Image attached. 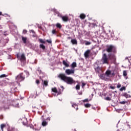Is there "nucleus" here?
Masks as SVG:
<instances>
[{
  "instance_id": "14",
  "label": "nucleus",
  "mask_w": 131,
  "mask_h": 131,
  "mask_svg": "<svg viewBox=\"0 0 131 131\" xmlns=\"http://www.w3.org/2000/svg\"><path fill=\"white\" fill-rule=\"evenodd\" d=\"M71 42L73 43V45H77V40L76 39H72Z\"/></svg>"
},
{
  "instance_id": "47",
  "label": "nucleus",
  "mask_w": 131,
  "mask_h": 131,
  "mask_svg": "<svg viewBox=\"0 0 131 131\" xmlns=\"http://www.w3.org/2000/svg\"><path fill=\"white\" fill-rule=\"evenodd\" d=\"M60 88L62 89V92H63V91L64 90V87L63 86H60Z\"/></svg>"
},
{
  "instance_id": "53",
  "label": "nucleus",
  "mask_w": 131,
  "mask_h": 131,
  "mask_svg": "<svg viewBox=\"0 0 131 131\" xmlns=\"http://www.w3.org/2000/svg\"><path fill=\"white\" fill-rule=\"evenodd\" d=\"M127 59H128L127 57H126V58H125V60H127Z\"/></svg>"
},
{
  "instance_id": "25",
  "label": "nucleus",
  "mask_w": 131,
  "mask_h": 131,
  "mask_svg": "<svg viewBox=\"0 0 131 131\" xmlns=\"http://www.w3.org/2000/svg\"><path fill=\"white\" fill-rule=\"evenodd\" d=\"M7 76H8V75L2 74L1 75V78H3L4 77H7Z\"/></svg>"
},
{
  "instance_id": "49",
  "label": "nucleus",
  "mask_w": 131,
  "mask_h": 131,
  "mask_svg": "<svg viewBox=\"0 0 131 131\" xmlns=\"http://www.w3.org/2000/svg\"><path fill=\"white\" fill-rule=\"evenodd\" d=\"M82 87L84 86L85 85V84L84 83H82Z\"/></svg>"
},
{
  "instance_id": "34",
  "label": "nucleus",
  "mask_w": 131,
  "mask_h": 131,
  "mask_svg": "<svg viewBox=\"0 0 131 131\" xmlns=\"http://www.w3.org/2000/svg\"><path fill=\"white\" fill-rule=\"evenodd\" d=\"M23 33H24V34H26V33H27V30H24L23 31Z\"/></svg>"
},
{
  "instance_id": "15",
  "label": "nucleus",
  "mask_w": 131,
  "mask_h": 131,
  "mask_svg": "<svg viewBox=\"0 0 131 131\" xmlns=\"http://www.w3.org/2000/svg\"><path fill=\"white\" fill-rule=\"evenodd\" d=\"M72 69H74V68H75V67H76L77 66V64H76V62H74L72 63V64L71 65Z\"/></svg>"
},
{
  "instance_id": "32",
  "label": "nucleus",
  "mask_w": 131,
  "mask_h": 131,
  "mask_svg": "<svg viewBox=\"0 0 131 131\" xmlns=\"http://www.w3.org/2000/svg\"><path fill=\"white\" fill-rule=\"evenodd\" d=\"M105 100H106V101H111V98L109 97H106Z\"/></svg>"
},
{
  "instance_id": "18",
  "label": "nucleus",
  "mask_w": 131,
  "mask_h": 131,
  "mask_svg": "<svg viewBox=\"0 0 131 131\" xmlns=\"http://www.w3.org/2000/svg\"><path fill=\"white\" fill-rule=\"evenodd\" d=\"M6 124H2L1 125V128L2 131H4V128H5V127H6Z\"/></svg>"
},
{
  "instance_id": "42",
  "label": "nucleus",
  "mask_w": 131,
  "mask_h": 131,
  "mask_svg": "<svg viewBox=\"0 0 131 131\" xmlns=\"http://www.w3.org/2000/svg\"><path fill=\"white\" fill-rule=\"evenodd\" d=\"M117 87L118 88V89H119V88L121 87V85L120 84H118L117 86Z\"/></svg>"
},
{
  "instance_id": "52",
  "label": "nucleus",
  "mask_w": 131,
  "mask_h": 131,
  "mask_svg": "<svg viewBox=\"0 0 131 131\" xmlns=\"http://www.w3.org/2000/svg\"><path fill=\"white\" fill-rule=\"evenodd\" d=\"M9 57H10L9 58V59L12 58V56H9Z\"/></svg>"
},
{
  "instance_id": "10",
  "label": "nucleus",
  "mask_w": 131,
  "mask_h": 131,
  "mask_svg": "<svg viewBox=\"0 0 131 131\" xmlns=\"http://www.w3.org/2000/svg\"><path fill=\"white\" fill-rule=\"evenodd\" d=\"M41 119L42 120V126H46V125H48V122H47V121H46V120H45V118H43V116H42Z\"/></svg>"
},
{
  "instance_id": "33",
  "label": "nucleus",
  "mask_w": 131,
  "mask_h": 131,
  "mask_svg": "<svg viewBox=\"0 0 131 131\" xmlns=\"http://www.w3.org/2000/svg\"><path fill=\"white\" fill-rule=\"evenodd\" d=\"M4 42L5 44L8 43V42H9V39H6L4 40Z\"/></svg>"
},
{
  "instance_id": "41",
  "label": "nucleus",
  "mask_w": 131,
  "mask_h": 131,
  "mask_svg": "<svg viewBox=\"0 0 131 131\" xmlns=\"http://www.w3.org/2000/svg\"><path fill=\"white\" fill-rule=\"evenodd\" d=\"M36 83H37V84H39V80H36Z\"/></svg>"
},
{
  "instance_id": "50",
  "label": "nucleus",
  "mask_w": 131,
  "mask_h": 131,
  "mask_svg": "<svg viewBox=\"0 0 131 131\" xmlns=\"http://www.w3.org/2000/svg\"><path fill=\"white\" fill-rule=\"evenodd\" d=\"M37 72H39V73H40V72H41V71H39V70H37Z\"/></svg>"
},
{
  "instance_id": "21",
  "label": "nucleus",
  "mask_w": 131,
  "mask_h": 131,
  "mask_svg": "<svg viewBox=\"0 0 131 131\" xmlns=\"http://www.w3.org/2000/svg\"><path fill=\"white\" fill-rule=\"evenodd\" d=\"M56 27H57V28H59L60 29H61V28H62V26H61V24H57L56 25Z\"/></svg>"
},
{
  "instance_id": "4",
  "label": "nucleus",
  "mask_w": 131,
  "mask_h": 131,
  "mask_svg": "<svg viewBox=\"0 0 131 131\" xmlns=\"http://www.w3.org/2000/svg\"><path fill=\"white\" fill-rule=\"evenodd\" d=\"M24 79H25V77H24L23 73H20V74L17 75L16 78V82L17 83H19V82H21V81H23Z\"/></svg>"
},
{
  "instance_id": "23",
  "label": "nucleus",
  "mask_w": 131,
  "mask_h": 131,
  "mask_svg": "<svg viewBox=\"0 0 131 131\" xmlns=\"http://www.w3.org/2000/svg\"><path fill=\"white\" fill-rule=\"evenodd\" d=\"M84 106L86 107V108H90V107H91V104L87 103L84 104Z\"/></svg>"
},
{
  "instance_id": "16",
  "label": "nucleus",
  "mask_w": 131,
  "mask_h": 131,
  "mask_svg": "<svg viewBox=\"0 0 131 131\" xmlns=\"http://www.w3.org/2000/svg\"><path fill=\"white\" fill-rule=\"evenodd\" d=\"M21 39H22L24 43H26V40H27V37L21 36Z\"/></svg>"
},
{
  "instance_id": "43",
  "label": "nucleus",
  "mask_w": 131,
  "mask_h": 131,
  "mask_svg": "<svg viewBox=\"0 0 131 131\" xmlns=\"http://www.w3.org/2000/svg\"><path fill=\"white\" fill-rule=\"evenodd\" d=\"M30 32H32V33H35V32H34V31L33 30H30Z\"/></svg>"
},
{
  "instance_id": "26",
  "label": "nucleus",
  "mask_w": 131,
  "mask_h": 131,
  "mask_svg": "<svg viewBox=\"0 0 131 131\" xmlns=\"http://www.w3.org/2000/svg\"><path fill=\"white\" fill-rule=\"evenodd\" d=\"M126 103H127V102H126L125 101L119 102V104H121L122 105H124V104H125Z\"/></svg>"
},
{
  "instance_id": "30",
  "label": "nucleus",
  "mask_w": 131,
  "mask_h": 131,
  "mask_svg": "<svg viewBox=\"0 0 131 131\" xmlns=\"http://www.w3.org/2000/svg\"><path fill=\"white\" fill-rule=\"evenodd\" d=\"M48 81H43V84L47 86L48 85Z\"/></svg>"
},
{
  "instance_id": "45",
  "label": "nucleus",
  "mask_w": 131,
  "mask_h": 131,
  "mask_svg": "<svg viewBox=\"0 0 131 131\" xmlns=\"http://www.w3.org/2000/svg\"><path fill=\"white\" fill-rule=\"evenodd\" d=\"M89 101V99H84L83 102H88Z\"/></svg>"
},
{
  "instance_id": "17",
  "label": "nucleus",
  "mask_w": 131,
  "mask_h": 131,
  "mask_svg": "<svg viewBox=\"0 0 131 131\" xmlns=\"http://www.w3.org/2000/svg\"><path fill=\"white\" fill-rule=\"evenodd\" d=\"M62 63L66 67H69V64H68L65 60H63Z\"/></svg>"
},
{
  "instance_id": "19",
  "label": "nucleus",
  "mask_w": 131,
  "mask_h": 131,
  "mask_svg": "<svg viewBox=\"0 0 131 131\" xmlns=\"http://www.w3.org/2000/svg\"><path fill=\"white\" fill-rule=\"evenodd\" d=\"M80 18H81V19H84V18H85V15L84 14H81L80 15Z\"/></svg>"
},
{
  "instance_id": "8",
  "label": "nucleus",
  "mask_w": 131,
  "mask_h": 131,
  "mask_svg": "<svg viewBox=\"0 0 131 131\" xmlns=\"http://www.w3.org/2000/svg\"><path fill=\"white\" fill-rule=\"evenodd\" d=\"M17 57L18 58V60H20V61H24L26 60V58H25V55L24 54H23L20 56L19 54H17Z\"/></svg>"
},
{
  "instance_id": "51",
  "label": "nucleus",
  "mask_w": 131,
  "mask_h": 131,
  "mask_svg": "<svg viewBox=\"0 0 131 131\" xmlns=\"http://www.w3.org/2000/svg\"><path fill=\"white\" fill-rule=\"evenodd\" d=\"M1 119H3L4 118V117H3V115H1Z\"/></svg>"
},
{
  "instance_id": "22",
  "label": "nucleus",
  "mask_w": 131,
  "mask_h": 131,
  "mask_svg": "<svg viewBox=\"0 0 131 131\" xmlns=\"http://www.w3.org/2000/svg\"><path fill=\"white\" fill-rule=\"evenodd\" d=\"M72 106L74 108H76V110H78V107H77V105H76V104H73Z\"/></svg>"
},
{
  "instance_id": "35",
  "label": "nucleus",
  "mask_w": 131,
  "mask_h": 131,
  "mask_svg": "<svg viewBox=\"0 0 131 131\" xmlns=\"http://www.w3.org/2000/svg\"><path fill=\"white\" fill-rule=\"evenodd\" d=\"M33 128H35V130H39L40 129V127H39L38 128H35L33 127Z\"/></svg>"
},
{
  "instance_id": "48",
  "label": "nucleus",
  "mask_w": 131,
  "mask_h": 131,
  "mask_svg": "<svg viewBox=\"0 0 131 131\" xmlns=\"http://www.w3.org/2000/svg\"><path fill=\"white\" fill-rule=\"evenodd\" d=\"M47 120H49L50 121V120H51V118L48 117V118H47Z\"/></svg>"
},
{
  "instance_id": "24",
  "label": "nucleus",
  "mask_w": 131,
  "mask_h": 131,
  "mask_svg": "<svg viewBox=\"0 0 131 131\" xmlns=\"http://www.w3.org/2000/svg\"><path fill=\"white\" fill-rule=\"evenodd\" d=\"M39 41H40L41 43H46V41H45L42 39H39Z\"/></svg>"
},
{
  "instance_id": "11",
  "label": "nucleus",
  "mask_w": 131,
  "mask_h": 131,
  "mask_svg": "<svg viewBox=\"0 0 131 131\" xmlns=\"http://www.w3.org/2000/svg\"><path fill=\"white\" fill-rule=\"evenodd\" d=\"M90 53H91V51L90 50H87L85 53H84V56L85 58H89V56H90Z\"/></svg>"
},
{
  "instance_id": "31",
  "label": "nucleus",
  "mask_w": 131,
  "mask_h": 131,
  "mask_svg": "<svg viewBox=\"0 0 131 131\" xmlns=\"http://www.w3.org/2000/svg\"><path fill=\"white\" fill-rule=\"evenodd\" d=\"M120 91H121V92H122V91H125V87L123 86L120 89Z\"/></svg>"
},
{
  "instance_id": "46",
  "label": "nucleus",
  "mask_w": 131,
  "mask_h": 131,
  "mask_svg": "<svg viewBox=\"0 0 131 131\" xmlns=\"http://www.w3.org/2000/svg\"><path fill=\"white\" fill-rule=\"evenodd\" d=\"M111 75L114 76V75H115V74L114 73V72H113V73H111Z\"/></svg>"
},
{
  "instance_id": "9",
  "label": "nucleus",
  "mask_w": 131,
  "mask_h": 131,
  "mask_svg": "<svg viewBox=\"0 0 131 131\" xmlns=\"http://www.w3.org/2000/svg\"><path fill=\"white\" fill-rule=\"evenodd\" d=\"M108 58L110 60H113V61H115L116 60L115 55L114 54L110 53L108 54Z\"/></svg>"
},
{
  "instance_id": "1",
  "label": "nucleus",
  "mask_w": 131,
  "mask_h": 131,
  "mask_svg": "<svg viewBox=\"0 0 131 131\" xmlns=\"http://www.w3.org/2000/svg\"><path fill=\"white\" fill-rule=\"evenodd\" d=\"M60 79L64 82H66L68 84H73V83H75V81L73 80V78L71 77L67 76L65 74H60L58 76Z\"/></svg>"
},
{
  "instance_id": "13",
  "label": "nucleus",
  "mask_w": 131,
  "mask_h": 131,
  "mask_svg": "<svg viewBox=\"0 0 131 131\" xmlns=\"http://www.w3.org/2000/svg\"><path fill=\"white\" fill-rule=\"evenodd\" d=\"M123 97H125V98H126V99H127L128 98H130V95H129L126 93H124L123 94Z\"/></svg>"
},
{
  "instance_id": "7",
  "label": "nucleus",
  "mask_w": 131,
  "mask_h": 131,
  "mask_svg": "<svg viewBox=\"0 0 131 131\" xmlns=\"http://www.w3.org/2000/svg\"><path fill=\"white\" fill-rule=\"evenodd\" d=\"M65 72L67 75H70L71 74H74L75 71L74 69H67Z\"/></svg>"
},
{
  "instance_id": "2",
  "label": "nucleus",
  "mask_w": 131,
  "mask_h": 131,
  "mask_svg": "<svg viewBox=\"0 0 131 131\" xmlns=\"http://www.w3.org/2000/svg\"><path fill=\"white\" fill-rule=\"evenodd\" d=\"M94 69L96 73H98V74H100L101 78H105V75L102 74L103 73V70H102V68L101 67L98 66V64L95 63Z\"/></svg>"
},
{
  "instance_id": "39",
  "label": "nucleus",
  "mask_w": 131,
  "mask_h": 131,
  "mask_svg": "<svg viewBox=\"0 0 131 131\" xmlns=\"http://www.w3.org/2000/svg\"><path fill=\"white\" fill-rule=\"evenodd\" d=\"M56 30H53V31H52V33H53V34H56Z\"/></svg>"
},
{
  "instance_id": "40",
  "label": "nucleus",
  "mask_w": 131,
  "mask_h": 131,
  "mask_svg": "<svg viewBox=\"0 0 131 131\" xmlns=\"http://www.w3.org/2000/svg\"><path fill=\"white\" fill-rule=\"evenodd\" d=\"M4 35H5V36H7V35H8V33L7 32H5L4 33Z\"/></svg>"
},
{
  "instance_id": "5",
  "label": "nucleus",
  "mask_w": 131,
  "mask_h": 131,
  "mask_svg": "<svg viewBox=\"0 0 131 131\" xmlns=\"http://www.w3.org/2000/svg\"><path fill=\"white\" fill-rule=\"evenodd\" d=\"M106 51L107 53H115V52H116V48L112 45L108 46L107 47Z\"/></svg>"
},
{
  "instance_id": "55",
  "label": "nucleus",
  "mask_w": 131,
  "mask_h": 131,
  "mask_svg": "<svg viewBox=\"0 0 131 131\" xmlns=\"http://www.w3.org/2000/svg\"><path fill=\"white\" fill-rule=\"evenodd\" d=\"M5 108H6V109H8V108H7V107H6Z\"/></svg>"
},
{
  "instance_id": "12",
  "label": "nucleus",
  "mask_w": 131,
  "mask_h": 131,
  "mask_svg": "<svg viewBox=\"0 0 131 131\" xmlns=\"http://www.w3.org/2000/svg\"><path fill=\"white\" fill-rule=\"evenodd\" d=\"M105 75H106L107 77H110V75H111V71L110 70L106 71L105 72Z\"/></svg>"
},
{
  "instance_id": "27",
  "label": "nucleus",
  "mask_w": 131,
  "mask_h": 131,
  "mask_svg": "<svg viewBox=\"0 0 131 131\" xmlns=\"http://www.w3.org/2000/svg\"><path fill=\"white\" fill-rule=\"evenodd\" d=\"M123 76H126L127 75V73L126 72V71H124L123 72Z\"/></svg>"
},
{
  "instance_id": "44",
  "label": "nucleus",
  "mask_w": 131,
  "mask_h": 131,
  "mask_svg": "<svg viewBox=\"0 0 131 131\" xmlns=\"http://www.w3.org/2000/svg\"><path fill=\"white\" fill-rule=\"evenodd\" d=\"M110 89H111L112 90H114L115 89V87H114L113 86H111Z\"/></svg>"
},
{
  "instance_id": "29",
  "label": "nucleus",
  "mask_w": 131,
  "mask_h": 131,
  "mask_svg": "<svg viewBox=\"0 0 131 131\" xmlns=\"http://www.w3.org/2000/svg\"><path fill=\"white\" fill-rule=\"evenodd\" d=\"M76 90H80V86L79 85V84H78L76 86Z\"/></svg>"
},
{
  "instance_id": "3",
  "label": "nucleus",
  "mask_w": 131,
  "mask_h": 131,
  "mask_svg": "<svg viewBox=\"0 0 131 131\" xmlns=\"http://www.w3.org/2000/svg\"><path fill=\"white\" fill-rule=\"evenodd\" d=\"M53 12H55L56 14H57V16H58V17H60L61 18H62V19L64 22H67L68 21L69 18L68 16H62V15L60 14V13L57 11V10L55 9H53Z\"/></svg>"
},
{
  "instance_id": "36",
  "label": "nucleus",
  "mask_w": 131,
  "mask_h": 131,
  "mask_svg": "<svg viewBox=\"0 0 131 131\" xmlns=\"http://www.w3.org/2000/svg\"><path fill=\"white\" fill-rule=\"evenodd\" d=\"M85 45H86V46H89V45H91V42L89 41H87L85 42Z\"/></svg>"
},
{
  "instance_id": "37",
  "label": "nucleus",
  "mask_w": 131,
  "mask_h": 131,
  "mask_svg": "<svg viewBox=\"0 0 131 131\" xmlns=\"http://www.w3.org/2000/svg\"><path fill=\"white\" fill-rule=\"evenodd\" d=\"M47 42H48V43H52V40H47Z\"/></svg>"
},
{
  "instance_id": "38",
  "label": "nucleus",
  "mask_w": 131,
  "mask_h": 131,
  "mask_svg": "<svg viewBox=\"0 0 131 131\" xmlns=\"http://www.w3.org/2000/svg\"><path fill=\"white\" fill-rule=\"evenodd\" d=\"M13 106L14 107H15L16 108H18V107H19V103H17V104L16 105H13Z\"/></svg>"
},
{
  "instance_id": "28",
  "label": "nucleus",
  "mask_w": 131,
  "mask_h": 131,
  "mask_svg": "<svg viewBox=\"0 0 131 131\" xmlns=\"http://www.w3.org/2000/svg\"><path fill=\"white\" fill-rule=\"evenodd\" d=\"M52 91V92H54V93H57L58 92V90H57V89L56 88H53Z\"/></svg>"
},
{
  "instance_id": "6",
  "label": "nucleus",
  "mask_w": 131,
  "mask_h": 131,
  "mask_svg": "<svg viewBox=\"0 0 131 131\" xmlns=\"http://www.w3.org/2000/svg\"><path fill=\"white\" fill-rule=\"evenodd\" d=\"M101 62H102L103 64H108V58L107 57L106 54H103Z\"/></svg>"
},
{
  "instance_id": "20",
  "label": "nucleus",
  "mask_w": 131,
  "mask_h": 131,
  "mask_svg": "<svg viewBox=\"0 0 131 131\" xmlns=\"http://www.w3.org/2000/svg\"><path fill=\"white\" fill-rule=\"evenodd\" d=\"M40 48L41 49H42L43 50H45V49H46V47L45 46V45H43V44H40Z\"/></svg>"
},
{
  "instance_id": "54",
  "label": "nucleus",
  "mask_w": 131,
  "mask_h": 131,
  "mask_svg": "<svg viewBox=\"0 0 131 131\" xmlns=\"http://www.w3.org/2000/svg\"><path fill=\"white\" fill-rule=\"evenodd\" d=\"M2 15H3V14H2V12H1V15L2 16Z\"/></svg>"
}]
</instances>
